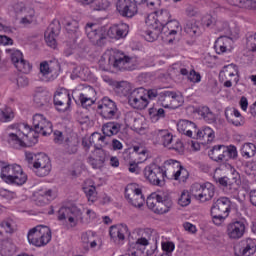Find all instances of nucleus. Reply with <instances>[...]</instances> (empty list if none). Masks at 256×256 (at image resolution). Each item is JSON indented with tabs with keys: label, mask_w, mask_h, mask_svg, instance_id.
I'll return each instance as SVG.
<instances>
[{
	"label": "nucleus",
	"mask_w": 256,
	"mask_h": 256,
	"mask_svg": "<svg viewBox=\"0 0 256 256\" xmlns=\"http://www.w3.org/2000/svg\"><path fill=\"white\" fill-rule=\"evenodd\" d=\"M99 67L101 71H110L111 67L116 71H135L137 69L136 60L117 50H107L100 58Z\"/></svg>",
	"instance_id": "1"
},
{
	"label": "nucleus",
	"mask_w": 256,
	"mask_h": 256,
	"mask_svg": "<svg viewBox=\"0 0 256 256\" xmlns=\"http://www.w3.org/2000/svg\"><path fill=\"white\" fill-rule=\"evenodd\" d=\"M8 143L14 149H21L37 143L38 135L33 134V128L28 124L10 125L7 128Z\"/></svg>",
	"instance_id": "2"
},
{
	"label": "nucleus",
	"mask_w": 256,
	"mask_h": 256,
	"mask_svg": "<svg viewBox=\"0 0 256 256\" xmlns=\"http://www.w3.org/2000/svg\"><path fill=\"white\" fill-rule=\"evenodd\" d=\"M1 168V179L10 185H25L27 183V174L23 172V168L19 164H6L0 162Z\"/></svg>",
	"instance_id": "3"
},
{
	"label": "nucleus",
	"mask_w": 256,
	"mask_h": 256,
	"mask_svg": "<svg viewBox=\"0 0 256 256\" xmlns=\"http://www.w3.org/2000/svg\"><path fill=\"white\" fill-rule=\"evenodd\" d=\"M51 228L39 225L28 232V242L34 247H45L51 241Z\"/></svg>",
	"instance_id": "4"
},
{
	"label": "nucleus",
	"mask_w": 256,
	"mask_h": 256,
	"mask_svg": "<svg viewBox=\"0 0 256 256\" xmlns=\"http://www.w3.org/2000/svg\"><path fill=\"white\" fill-rule=\"evenodd\" d=\"M191 193L196 201L207 203V201H211L215 197V186L211 182L195 183L191 187Z\"/></svg>",
	"instance_id": "5"
},
{
	"label": "nucleus",
	"mask_w": 256,
	"mask_h": 256,
	"mask_svg": "<svg viewBox=\"0 0 256 256\" xmlns=\"http://www.w3.org/2000/svg\"><path fill=\"white\" fill-rule=\"evenodd\" d=\"M58 221H66L70 227H77L79 221H83V212L77 206H62L58 210Z\"/></svg>",
	"instance_id": "6"
},
{
	"label": "nucleus",
	"mask_w": 256,
	"mask_h": 256,
	"mask_svg": "<svg viewBox=\"0 0 256 256\" xmlns=\"http://www.w3.org/2000/svg\"><path fill=\"white\" fill-rule=\"evenodd\" d=\"M128 105L132 109L143 111L149 106V100L147 99V90L143 87L136 88L128 96Z\"/></svg>",
	"instance_id": "7"
},
{
	"label": "nucleus",
	"mask_w": 256,
	"mask_h": 256,
	"mask_svg": "<svg viewBox=\"0 0 256 256\" xmlns=\"http://www.w3.org/2000/svg\"><path fill=\"white\" fill-rule=\"evenodd\" d=\"M97 113L102 119L111 121L112 119H117V117H119V108H117V103H115V101L104 97L97 107Z\"/></svg>",
	"instance_id": "8"
},
{
	"label": "nucleus",
	"mask_w": 256,
	"mask_h": 256,
	"mask_svg": "<svg viewBox=\"0 0 256 256\" xmlns=\"http://www.w3.org/2000/svg\"><path fill=\"white\" fill-rule=\"evenodd\" d=\"M181 33H183V27L177 20H170L162 26V39L168 45H171L177 37H181Z\"/></svg>",
	"instance_id": "9"
},
{
	"label": "nucleus",
	"mask_w": 256,
	"mask_h": 256,
	"mask_svg": "<svg viewBox=\"0 0 256 256\" xmlns=\"http://www.w3.org/2000/svg\"><path fill=\"white\" fill-rule=\"evenodd\" d=\"M125 198L133 207L141 209L145 205V196L136 183L128 184L125 188Z\"/></svg>",
	"instance_id": "10"
},
{
	"label": "nucleus",
	"mask_w": 256,
	"mask_h": 256,
	"mask_svg": "<svg viewBox=\"0 0 256 256\" xmlns=\"http://www.w3.org/2000/svg\"><path fill=\"white\" fill-rule=\"evenodd\" d=\"M33 135L41 133L44 137L46 135H51L53 133V124L51 121L47 120L43 114H35L33 116Z\"/></svg>",
	"instance_id": "11"
},
{
	"label": "nucleus",
	"mask_w": 256,
	"mask_h": 256,
	"mask_svg": "<svg viewBox=\"0 0 256 256\" xmlns=\"http://www.w3.org/2000/svg\"><path fill=\"white\" fill-rule=\"evenodd\" d=\"M32 169L35 171L37 177H47L51 173V160L49 156L43 153L37 154Z\"/></svg>",
	"instance_id": "12"
},
{
	"label": "nucleus",
	"mask_w": 256,
	"mask_h": 256,
	"mask_svg": "<svg viewBox=\"0 0 256 256\" xmlns=\"http://www.w3.org/2000/svg\"><path fill=\"white\" fill-rule=\"evenodd\" d=\"M235 83H239V68L235 64H228L222 68L219 73L220 81L224 82V87H233L232 79Z\"/></svg>",
	"instance_id": "13"
},
{
	"label": "nucleus",
	"mask_w": 256,
	"mask_h": 256,
	"mask_svg": "<svg viewBox=\"0 0 256 256\" xmlns=\"http://www.w3.org/2000/svg\"><path fill=\"white\" fill-rule=\"evenodd\" d=\"M85 33L88 39H90L91 43H93V45H98V47H103V45H105V40L107 39V37H105V34H103V30L97 27V24H86Z\"/></svg>",
	"instance_id": "14"
},
{
	"label": "nucleus",
	"mask_w": 256,
	"mask_h": 256,
	"mask_svg": "<svg viewBox=\"0 0 256 256\" xmlns=\"http://www.w3.org/2000/svg\"><path fill=\"white\" fill-rule=\"evenodd\" d=\"M116 9L121 17H126L127 19H133L139 13L137 2L132 0H118Z\"/></svg>",
	"instance_id": "15"
},
{
	"label": "nucleus",
	"mask_w": 256,
	"mask_h": 256,
	"mask_svg": "<svg viewBox=\"0 0 256 256\" xmlns=\"http://www.w3.org/2000/svg\"><path fill=\"white\" fill-rule=\"evenodd\" d=\"M246 231L247 226H245V222L240 220L231 222L226 227V235L230 241H239V239H243Z\"/></svg>",
	"instance_id": "16"
},
{
	"label": "nucleus",
	"mask_w": 256,
	"mask_h": 256,
	"mask_svg": "<svg viewBox=\"0 0 256 256\" xmlns=\"http://www.w3.org/2000/svg\"><path fill=\"white\" fill-rule=\"evenodd\" d=\"M54 105L60 113H65L71 108V94L67 90L57 91L54 94Z\"/></svg>",
	"instance_id": "17"
},
{
	"label": "nucleus",
	"mask_w": 256,
	"mask_h": 256,
	"mask_svg": "<svg viewBox=\"0 0 256 256\" xmlns=\"http://www.w3.org/2000/svg\"><path fill=\"white\" fill-rule=\"evenodd\" d=\"M107 151L95 146L93 156H89L87 163L92 166V169H103L105 161H107Z\"/></svg>",
	"instance_id": "18"
},
{
	"label": "nucleus",
	"mask_w": 256,
	"mask_h": 256,
	"mask_svg": "<svg viewBox=\"0 0 256 256\" xmlns=\"http://www.w3.org/2000/svg\"><path fill=\"white\" fill-rule=\"evenodd\" d=\"M162 107L165 109H177L181 105V96L169 90L161 92Z\"/></svg>",
	"instance_id": "19"
},
{
	"label": "nucleus",
	"mask_w": 256,
	"mask_h": 256,
	"mask_svg": "<svg viewBox=\"0 0 256 256\" xmlns=\"http://www.w3.org/2000/svg\"><path fill=\"white\" fill-rule=\"evenodd\" d=\"M11 61L14 65V67H16L18 69V71H20V73H30L32 66L31 63H29V61L25 60L23 58V52L20 50H14L11 53Z\"/></svg>",
	"instance_id": "20"
},
{
	"label": "nucleus",
	"mask_w": 256,
	"mask_h": 256,
	"mask_svg": "<svg viewBox=\"0 0 256 256\" xmlns=\"http://www.w3.org/2000/svg\"><path fill=\"white\" fill-rule=\"evenodd\" d=\"M238 35L231 37L220 36L214 44V49L217 55H223L225 53H231L233 50V39H237Z\"/></svg>",
	"instance_id": "21"
},
{
	"label": "nucleus",
	"mask_w": 256,
	"mask_h": 256,
	"mask_svg": "<svg viewBox=\"0 0 256 256\" xmlns=\"http://www.w3.org/2000/svg\"><path fill=\"white\" fill-rule=\"evenodd\" d=\"M211 212L215 215L218 213L229 217V213H231V200L227 197L217 199L211 207Z\"/></svg>",
	"instance_id": "22"
},
{
	"label": "nucleus",
	"mask_w": 256,
	"mask_h": 256,
	"mask_svg": "<svg viewBox=\"0 0 256 256\" xmlns=\"http://www.w3.org/2000/svg\"><path fill=\"white\" fill-rule=\"evenodd\" d=\"M161 166L152 163L144 168V177L151 183V185H161Z\"/></svg>",
	"instance_id": "23"
},
{
	"label": "nucleus",
	"mask_w": 256,
	"mask_h": 256,
	"mask_svg": "<svg viewBox=\"0 0 256 256\" xmlns=\"http://www.w3.org/2000/svg\"><path fill=\"white\" fill-rule=\"evenodd\" d=\"M225 117L227 122L234 127H243L245 125V117L237 108H226Z\"/></svg>",
	"instance_id": "24"
},
{
	"label": "nucleus",
	"mask_w": 256,
	"mask_h": 256,
	"mask_svg": "<svg viewBox=\"0 0 256 256\" xmlns=\"http://www.w3.org/2000/svg\"><path fill=\"white\" fill-rule=\"evenodd\" d=\"M59 31H61V26H59V22H52L48 29L46 30L44 37L48 47H52L55 49L57 47V40L55 37L59 35Z\"/></svg>",
	"instance_id": "25"
},
{
	"label": "nucleus",
	"mask_w": 256,
	"mask_h": 256,
	"mask_svg": "<svg viewBox=\"0 0 256 256\" xmlns=\"http://www.w3.org/2000/svg\"><path fill=\"white\" fill-rule=\"evenodd\" d=\"M107 35L110 39H115L116 41L125 39L129 35V25L126 23L115 24L109 28Z\"/></svg>",
	"instance_id": "26"
},
{
	"label": "nucleus",
	"mask_w": 256,
	"mask_h": 256,
	"mask_svg": "<svg viewBox=\"0 0 256 256\" xmlns=\"http://www.w3.org/2000/svg\"><path fill=\"white\" fill-rule=\"evenodd\" d=\"M99 241V237L97 234L92 231L83 232L81 235V243L84 251H89V249H95L97 247V243Z\"/></svg>",
	"instance_id": "27"
},
{
	"label": "nucleus",
	"mask_w": 256,
	"mask_h": 256,
	"mask_svg": "<svg viewBox=\"0 0 256 256\" xmlns=\"http://www.w3.org/2000/svg\"><path fill=\"white\" fill-rule=\"evenodd\" d=\"M180 163L181 162L175 159H168L164 161L161 169V173L164 181L165 179H168V180L173 179V174L175 173V170L177 169V167H179Z\"/></svg>",
	"instance_id": "28"
},
{
	"label": "nucleus",
	"mask_w": 256,
	"mask_h": 256,
	"mask_svg": "<svg viewBox=\"0 0 256 256\" xmlns=\"http://www.w3.org/2000/svg\"><path fill=\"white\" fill-rule=\"evenodd\" d=\"M129 228L127 225L120 224L110 227V237L113 239L114 243H121L125 241V235H127Z\"/></svg>",
	"instance_id": "29"
},
{
	"label": "nucleus",
	"mask_w": 256,
	"mask_h": 256,
	"mask_svg": "<svg viewBox=\"0 0 256 256\" xmlns=\"http://www.w3.org/2000/svg\"><path fill=\"white\" fill-rule=\"evenodd\" d=\"M148 209L156 215H161V194L159 192H152L146 200Z\"/></svg>",
	"instance_id": "30"
},
{
	"label": "nucleus",
	"mask_w": 256,
	"mask_h": 256,
	"mask_svg": "<svg viewBox=\"0 0 256 256\" xmlns=\"http://www.w3.org/2000/svg\"><path fill=\"white\" fill-rule=\"evenodd\" d=\"M177 129L182 135L193 137V133L197 131V125L189 120H180L177 123Z\"/></svg>",
	"instance_id": "31"
},
{
	"label": "nucleus",
	"mask_w": 256,
	"mask_h": 256,
	"mask_svg": "<svg viewBox=\"0 0 256 256\" xmlns=\"http://www.w3.org/2000/svg\"><path fill=\"white\" fill-rule=\"evenodd\" d=\"M256 252V240L252 238H247L241 241L240 254L242 256L255 255Z\"/></svg>",
	"instance_id": "32"
},
{
	"label": "nucleus",
	"mask_w": 256,
	"mask_h": 256,
	"mask_svg": "<svg viewBox=\"0 0 256 256\" xmlns=\"http://www.w3.org/2000/svg\"><path fill=\"white\" fill-rule=\"evenodd\" d=\"M79 151V141L73 137L66 138L63 144V153L65 155H75Z\"/></svg>",
	"instance_id": "33"
},
{
	"label": "nucleus",
	"mask_w": 256,
	"mask_h": 256,
	"mask_svg": "<svg viewBox=\"0 0 256 256\" xmlns=\"http://www.w3.org/2000/svg\"><path fill=\"white\" fill-rule=\"evenodd\" d=\"M146 24L151 29L161 31V10H156L150 13L146 19Z\"/></svg>",
	"instance_id": "34"
},
{
	"label": "nucleus",
	"mask_w": 256,
	"mask_h": 256,
	"mask_svg": "<svg viewBox=\"0 0 256 256\" xmlns=\"http://www.w3.org/2000/svg\"><path fill=\"white\" fill-rule=\"evenodd\" d=\"M225 145H215L213 148L208 152V155L212 161H216V163H221L225 161Z\"/></svg>",
	"instance_id": "35"
},
{
	"label": "nucleus",
	"mask_w": 256,
	"mask_h": 256,
	"mask_svg": "<svg viewBox=\"0 0 256 256\" xmlns=\"http://www.w3.org/2000/svg\"><path fill=\"white\" fill-rule=\"evenodd\" d=\"M79 101H80L82 107H84L85 109H87V107H91V105H94V103L96 101L95 89L89 88V93H87V92L81 93L79 95Z\"/></svg>",
	"instance_id": "36"
},
{
	"label": "nucleus",
	"mask_w": 256,
	"mask_h": 256,
	"mask_svg": "<svg viewBox=\"0 0 256 256\" xmlns=\"http://www.w3.org/2000/svg\"><path fill=\"white\" fill-rule=\"evenodd\" d=\"M54 199L55 193H53V190L48 189L39 193L38 198L36 199V205H38V207H44V205H49V202Z\"/></svg>",
	"instance_id": "37"
},
{
	"label": "nucleus",
	"mask_w": 256,
	"mask_h": 256,
	"mask_svg": "<svg viewBox=\"0 0 256 256\" xmlns=\"http://www.w3.org/2000/svg\"><path fill=\"white\" fill-rule=\"evenodd\" d=\"M106 137L101 135L99 132H94L92 135L89 137V139H83L82 140V146L84 147L85 151H89L91 149V146L95 141H101L104 143V145H107V141H105Z\"/></svg>",
	"instance_id": "38"
},
{
	"label": "nucleus",
	"mask_w": 256,
	"mask_h": 256,
	"mask_svg": "<svg viewBox=\"0 0 256 256\" xmlns=\"http://www.w3.org/2000/svg\"><path fill=\"white\" fill-rule=\"evenodd\" d=\"M194 113H197L200 117H202L206 123H215V114L211 112V109L207 106H201L194 109Z\"/></svg>",
	"instance_id": "39"
},
{
	"label": "nucleus",
	"mask_w": 256,
	"mask_h": 256,
	"mask_svg": "<svg viewBox=\"0 0 256 256\" xmlns=\"http://www.w3.org/2000/svg\"><path fill=\"white\" fill-rule=\"evenodd\" d=\"M196 139H204L207 143H211L215 139V131L211 127H204L200 130L196 129Z\"/></svg>",
	"instance_id": "40"
},
{
	"label": "nucleus",
	"mask_w": 256,
	"mask_h": 256,
	"mask_svg": "<svg viewBox=\"0 0 256 256\" xmlns=\"http://www.w3.org/2000/svg\"><path fill=\"white\" fill-rule=\"evenodd\" d=\"M102 131L104 137H113V135H117V133L121 131V124L117 122H108L102 126Z\"/></svg>",
	"instance_id": "41"
},
{
	"label": "nucleus",
	"mask_w": 256,
	"mask_h": 256,
	"mask_svg": "<svg viewBox=\"0 0 256 256\" xmlns=\"http://www.w3.org/2000/svg\"><path fill=\"white\" fill-rule=\"evenodd\" d=\"M51 101V95L47 92H37L34 95V103L36 107H49V103Z\"/></svg>",
	"instance_id": "42"
},
{
	"label": "nucleus",
	"mask_w": 256,
	"mask_h": 256,
	"mask_svg": "<svg viewBox=\"0 0 256 256\" xmlns=\"http://www.w3.org/2000/svg\"><path fill=\"white\" fill-rule=\"evenodd\" d=\"M172 179H174V181H179L180 183H185V181L189 179V171H187V168H184L183 165H181V162L172 174Z\"/></svg>",
	"instance_id": "43"
},
{
	"label": "nucleus",
	"mask_w": 256,
	"mask_h": 256,
	"mask_svg": "<svg viewBox=\"0 0 256 256\" xmlns=\"http://www.w3.org/2000/svg\"><path fill=\"white\" fill-rule=\"evenodd\" d=\"M14 117L11 107L0 104V123H9Z\"/></svg>",
	"instance_id": "44"
},
{
	"label": "nucleus",
	"mask_w": 256,
	"mask_h": 256,
	"mask_svg": "<svg viewBox=\"0 0 256 256\" xmlns=\"http://www.w3.org/2000/svg\"><path fill=\"white\" fill-rule=\"evenodd\" d=\"M240 153L244 159H251V157H255L256 154V146L253 143H245L241 146Z\"/></svg>",
	"instance_id": "45"
},
{
	"label": "nucleus",
	"mask_w": 256,
	"mask_h": 256,
	"mask_svg": "<svg viewBox=\"0 0 256 256\" xmlns=\"http://www.w3.org/2000/svg\"><path fill=\"white\" fill-rule=\"evenodd\" d=\"M17 251V247L11 240H4L1 246V255L3 256H13Z\"/></svg>",
	"instance_id": "46"
},
{
	"label": "nucleus",
	"mask_w": 256,
	"mask_h": 256,
	"mask_svg": "<svg viewBox=\"0 0 256 256\" xmlns=\"http://www.w3.org/2000/svg\"><path fill=\"white\" fill-rule=\"evenodd\" d=\"M216 183H219L221 187H225L230 195H237V186L229 183V178L227 176H222Z\"/></svg>",
	"instance_id": "47"
},
{
	"label": "nucleus",
	"mask_w": 256,
	"mask_h": 256,
	"mask_svg": "<svg viewBox=\"0 0 256 256\" xmlns=\"http://www.w3.org/2000/svg\"><path fill=\"white\" fill-rule=\"evenodd\" d=\"M228 3L245 9H256V0H228Z\"/></svg>",
	"instance_id": "48"
},
{
	"label": "nucleus",
	"mask_w": 256,
	"mask_h": 256,
	"mask_svg": "<svg viewBox=\"0 0 256 256\" xmlns=\"http://www.w3.org/2000/svg\"><path fill=\"white\" fill-rule=\"evenodd\" d=\"M161 213H169L173 207V199H171V194H163L161 200Z\"/></svg>",
	"instance_id": "49"
},
{
	"label": "nucleus",
	"mask_w": 256,
	"mask_h": 256,
	"mask_svg": "<svg viewBox=\"0 0 256 256\" xmlns=\"http://www.w3.org/2000/svg\"><path fill=\"white\" fill-rule=\"evenodd\" d=\"M239 156V152L237 151V147L235 145H224V161H229L231 159H237Z\"/></svg>",
	"instance_id": "50"
},
{
	"label": "nucleus",
	"mask_w": 256,
	"mask_h": 256,
	"mask_svg": "<svg viewBox=\"0 0 256 256\" xmlns=\"http://www.w3.org/2000/svg\"><path fill=\"white\" fill-rule=\"evenodd\" d=\"M181 75H187L188 80L191 83H201V74L196 72L195 70H187L186 68L180 69Z\"/></svg>",
	"instance_id": "51"
},
{
	"label": "nucleus",
	"mask_w": 256,
	"mask_h": 256,
	"mask_svg": "<svg viewBox=\"0 0 256 256\" xmlns=\"http://www.w3.org/2000/svg\"><path fill=\"white\" fill-rule=\"evenodd\" d=\"M161 143L166 149H171V146L173 145V134H171V132L168 130H162Z\"/></svg>",
	"instance_id": "52"
},
{
	"label": "nucleus",
	"mask_w": 256,
	"mask_h": 256,
	"mask_svg": "<svg viewBox=\"0 0 256 256\" xmlns=\"http://www.w3.org/2000/svg\"><path fill=\"white\" fill-rule=\"evenodd\" d=\"M116 93L122 95V97H127V95H131V85L129 83L122 81L116 84Z\"/></svg>",
	"instance_id": "53"
},
{
	"label": "nucleus",
	"mask_w": 256,
	"mask_h": 256,
	"mask_svg": "<svg viewBox=\"0 0 256 256\" xmlns=\"http://www.w3.org/2000/svg\"><path fill=\"white\" fill-rule=\"evenodd\" d=\"M162 255L161 256H173V251H175V242L173 241H163L161 243Z\"/></svg>",
	"instance_id": "54"
},
{
	"label": "nucleus",
	"mask_w": 256,
	"mask_h": 256,
	"mask_svg": "<svg viewBox=\"0 0 256 256\" xmlns=\"http://www.w3.org/2000/svg\"><path fill=\"white\" fill-rule=\"evenodd\" d=\"M5 233H13V220H5L0 223V239H3Z\"/></svg>",
	"instance_id": "55"
},
{
	"label": "nucleus",
	"mask_w": 256,
	"mask_h": 256,
	"mask_svg": "<svg viewBox=\"0 0 256 256\" xmlns=\"http://www.w3.org/2000/svg\"><path fill=\"white\" fill-rule=\"evenodd\" d=\"M180 207H188L191 205V194L187 190H183L178 198Z\"/></svg>",
	"instance_id": "56"
},
{
	"label": "nucleus",
	"mask_w": 256,
	"mask_h": 256,
	"mask_svg": "<svg viewBox=\"0 0 256 256\" xmlns=\"http://www.w3.org/2000/svg\"><path fill=\"white\" fill-rule=\"evenodd\" d=\"M83 191L88 201H91L92 203L97 201V188L95 186L84 187Z\"/></svg>",
	"instance_id": "57"
},
{
	"label": "nucleus",
	"mask_w": 256,
	"mask_h": 256,
	"mask_svg": "<svg viewBox=\"0 0 256 256\" xmlns=\"http://www.w3.org/2000/svg\"><path fill=\"white\" fill-rule=\"evenodd\" d=\"M149 116L152 123H157L161 119V107L154 105L149 109Z\"/></svg>",
	"instance_id": "58"
},
{
	"label": "nucleus",
	"mask_w": 256,
	"mask_h": 256,
	"mask_svg": "<svg viewBox=\"0 0 256 256\" xmlns=\"http://www.w3.org/2000/svg\"><path fill=\"white\" fill-rule=\"evenodd\" d=\"M159 35H161V30H148L144 33V39L149 43H153V41H157L159 39Z\"/></svg>",
	"instance_id": "59"
},
{
	"label": "nucleus",
	"mask_w": 256,
	"mask_h": 256,
	"mask_svg": "<svg viewBox=\"0 0 256 256\" xmlns=\"http://www.w3.org/2000/svg\"><path fill=\"white\" fill-rule=\"evenodd\" d=\"M185 31L191 37L201 34V29H199V26L197 25V23L187 24L186 27H185Z\"/></svg>",
	"instance_id": "60"
},
{
	"label": "nucleus",
	"mask_w": 256,
	"mask_h": 256,
	"mask_svg": "<svg viewBox=\"0 0 256 256\" xmlns=\"http://www.w3.org/2000/svg\"><path fill=\"white\" fill-rule=\"evenodd\" d=\"M40 73L45 77L46 75H50L53 73V67H51V62L43 61L40 63Z\"/></svg>",
	"instance_id": "61"
},
{
	"label": "nucleus",
	"mask_w": 256,
	"mask_h": 256,
	"mask_svg": "<svg viewBox=\"0 0 256 256\" xmlns=\"http://www.w3.org/2000/svg\"><path fill=\"white\" fill-rule=\"evenodd\" d=\"M212 221L214 225H217V227H220V225H223L225 223V219H227L229 216H225L224 214H214V212H211Z\"/></svg>",
	"instance_id": "62"
},
{
	"label": "nucleus",
	"mask_w": 256,
	"mask_h": 256,
	"mask_svg": "<svg viewBox=\"0 0 256 256\" xmlns=\"http://www.w3.org/2000/svg\"><path fill=\"white\" fill-rule=\"evenodd\" d=\"M67 138L68 137H66L62 131H54V143H56L57 145H63L65 143V139Z\"/></svg>",
	"instance_id": "63"
},
{
	"label": "nucleus",
	"mask_w": 256,
	"mask_h": 256,
	"mask_svg": "<svg viewBox=\"0 0 256 256\" xmlns=\"http://www.w3.org/2000/svg\"><path fill=\"white\" fill-rule=\"evenodd\" d=\"M247 48L249 51H256V34L247 38Z\"/></svg>",
	"instance_id": "64"
}]
</instances>
